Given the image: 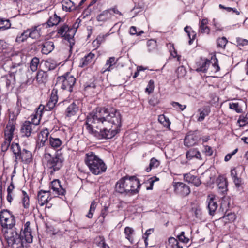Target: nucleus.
<instances>
[{
	"mask_svg": "<svg viewBox=\"0 0 248 248\" xmlns=\"http://www.w3.org/2000/svg\"><path fill=\"white\" fill-rule=\"evenodd\" d=\"M121 125L120 111L105 108L93 110L87 116L85 124L88 132L99 140L112 138L120 131Z\"/></svg>",
	"mask_w": 248,
	"mask_h": 248,
	"instance_id": "1",
	"label": "nucleus"
},
{
	"mask_svg": "<svg viewBox=\"0 0 248 248\" xmlns=\"http://www.w3.org/2000/svg\"><path fill=\"white\" fill-rule=\"evenodd\" d=\"M140 184L139 180L135 176L124 177L120 179L115 184L117 192L135 194L139 192Z\"/></svg>",
	"mask_w": 248,
	"mask_h": 248,
	"instance_id": "2",
	"label": "nucleus"
},
{
	"mask_svg": "<svg viewBox=\"0 0 248 248\" xmlns=\"http://www.w3.org/2000/svg\"><path fill=\"white\" fill-rule=\"evenodd\" d=\"M84 161L91 172L93 174H100L105 172L107 170V166L103 161L93 152L86 154Z\"/></svg>",
	"mask_w": 248,
	"mask_h": 248,
	"instance_id": "3",
	"label": "nucleus"
},
{
	"mask_svg": "<svg viewBox=\"0 0 248 248\" xmlns=\"http://www.w3.org/2000/svg\"><path fill=\"white\" fill-rule=\"evenodd\" d=\"M44 156L46 161V166L51 174L59 170L63 165L64 158L61 154L57 153L52 156L50 153H46Z\"/></svg>",
	"mask_w": 248,
	"mask_h": 248,
	"instance_id": "4",
	"label": "nucleus"
},
{
	"mask_svg": "<svg viewBox=\"0 0 248 248\" xmlns=\"http://www.w3.org/2000/svg\"><path fill=\"white\" fill-rule=\"evenodd\" d=\"M16 118L14 115L10 114V118L5 130V140L1 145V150L6 152L11 143L13 138V132L15 130Z\"/></svg>",
	"mask_w": 248,
	"mask_h": 248,
	"instance_id": "5",
	"label": "nucleus"
},
{
	"mask_svg": "<svg viewBox=\"0 0 248 248\" xmlns=\"http://www.w3.org/2000/svg\"><path fill=\"white\" fill-rule=\"evenodd\" d=\"M5 238L9 246L13 248H22L26 243H28L25 241L24 236L20 233L18 234L15 232H6L5 233Z\"/></svg>",
	"mask_w": 248,
	"mask_h": 248,
	"instance_id": "6",
	"label": "nucleus"
},
{
	"mask_svg": "<svg viewBox=\"0 0 248 248\" xmlns=\"http://www.w3.org/2000/svg\"><path fill=\"white\" fill-rule=\"evenodd\" d=\"M75 82L76 78L69 74H66L57 78L55 88L56 90L60 89L71 92Z\"/></svg>",
	"mask_w": 248,
	"mask_h": 248,
	"instance_id": "7",
	"label": "nucleus"
},
{
	"mask_svg": "<svg viewBox=\"0 0 248 248\" xmlns=\"http://www.w3.org/2000/svg\"><path fill=\"white\" fill-rule=\"evenodd\" d=\"M76 31L75 29L70 28L65 24L61 26L58 30V34L68 41L70 49L75 44L73 38Z\"/></svg>",
	"mask_w": 248,
	"mask_h": 248,
	"instance_id": "8",
	"label": "nucleus"
},
{
	"mask_svg": "<svg viewBox=\"0 0 248 248\" xmlns=\"http://www.w3.org/2000/svg\"><path fill=\"white\" fill-rule=\"evenodd\" d=\"M0 223L2 227V232L4 237L6 232H16L14 229L16 225L15 218H0Z\"/></svg>",
	"mask_w": 248,
	"mask_h": 248,
	"instance_id": "9",
	"label": "nucleus"
},
{
	"mask_svg": "<svg viewBox=\"0 0 248 248\" xmlns=\"http://www.w3.org/2000/svg\"><path fill=\"white\" fill-rule=\"evenodd\" d=\"M173 186L175 193L182 196H186L190 193L189 186L182 182H175Z\"/></svg>",
	"mask_w": 248,
	"mask_h": 248,
	"instance_id": "10",
	"label": "nucleus"
},
{
	"mask_svg": "<svg viewBox=\"0 0 248 248\" xmlns=\"http://www.w3.org/2000/svg\"><path fill=\"white\" fill-rule=\"evenodd\" d=\"M35 126L31 124L30 121H25L22 124L21 128V132L23 136L29 137L31 133H34L37 130Z\"/></svg>",
	"mask_w": 248,
	"mask_h": 248,
	"instance_id": "11",
	"label": "nucleus"
},
{
	"mask_svg": "<svg viewBox=\"0 0 248 248\" xmlns=\"http://www.w3.org/2000/svg\"><path fill=\"white\" fill-rule=\"evenodd\" d=\"M32 159V154L31 152L25 149H23L19 155H17L15 161L17 162L21 161L24 163L28 164L30 163Z\"/></svg>",
	"mask_w": 248,
	"mask_h": 248,
	"instance_id": "12",
	"label": "nucleus"
},
{
	"mask_svg": "<svg viewBox=\"0 0 248 248\" xmlns=\"http://www.w3.org/2000/svg\"><path fill=\"white\" fill-rule=\"evenodd\" d=\"M51 187L53 190L54 194L58 195H64L66 191L60 184V181L58 179H55L51 182Z\"/></svg>",
	"mask_w": 248,
	"mask_h": 248,
	"instance_id": "13",
	"label": "nucleus"
},
{
	"mask_svg": "<svg viewBox=\"0 0 248 248\" xmlns=\"http://www.w3.org/2000/svg\"><path fill=\"white\" fill-rule=\"evenodd\" d=\"M45 107L43 105H40L37 108L35 114L31 116V124L35 126V128H37V126L39 124L41 117L42 115L43 110Z\"/></svg>",
	"mask_w": 248,
	"mask_h": 248,
	"instance_id": "14",
	"label": "nucleus"
},
{
	"mask_svg": "<svg viewBox=\"0 0 248 248\" xmlns=\"http://www.w3.org/2000/svg\"><path fill=\"white\" fill-rule=\"evenodd\" d=\"M49 131L47 129L42 130L38 135L37 146L40 148L45 145L46 142L49 136Z\"/></svg>",
	"mask_w": 248,
	"mask_h": 248,
	"instance_id": "15",
	"label": "nucleus"
},
{
	"mask_svg": "<svg viewBox=\"0 0 248 248\" xmlns=\"http://www.w3.org/2000/svg\"><path fill=\"white\" fill-rule=\"evenodd\" d=\"M207 201L209 214L211 216H214L218 207L216 199L213 195H209L208 196Z\"/></svg>",
	"mask_w": 248,
	"mask_h": 248,
	"instance_id": "16",
	"label": "nucleus"
},
{
	"mask_svg": "<svg viewBox=\"0 0 248 248\" xmlns=\"http://www.w3.org/2000/svg\"><path fill=\"white\" fill-rule=\"evenodd\" d=\"M30 225V222H27L24 225V231H23V232H20L23 234V236H24L25 241L28 242V243H31L32 242L33 239V236L31 233Z\"/></svg>",
	"mask_w": 248,
	"mask_h": 248,
	"instance_id": "17",
	"label": "nucleus"
},
{
	"mask_svg": "<svg viewBox=\"0 0 248 248\" xmlns=\"http://www.w3.org/2000/svg\"><path fill=\"white\" fill-rule=\"evenodd\" d=\"M184 179L186 181L193 184L196 186H199L201 184L199 178L190 173L184 174Z\"/></svg>",
	"mask_w": 248,
	"mask_h": 248,
	"instance_id": "18",
	"label": "nucleus"
},
{
	"mask_svg": "<svg viewBox=\"0 0 248 248\" xmlns=\"http://www.w3.org/2000/svg\"><path fill=\"white\" fill-rule=\"evenodd\" d=\"M112 16V14L110 12V10H106L98 15L96 17V19L98 21L104 23L110 20Z\"/></svg>",
	"mask_w": 248,
	"mask_h": 248,
	"instance_id": "19",
	"label": "nucleus"
},
{
	"mask_svg": "<svg viewBox=\"0 0 248 248\" xmlns=\"http://www.w3.org/2000/svg\"><path fill=\"white\" fill-rule=\"evenodd\" d=\"M41 29L40 26H34L28 29L29 37L33 39L39 38L41 36Z\"/></svg>",
	"mask_w": 248,
	"mask_h": 248,
	"instance_id": "20",
	"label": "nucleus"
},
{
	"mask_svg": "<svg viewBox=\"0 0 248 248\" xmlns=\"http://www.w3.org/2000/svg\"><path fill=\"white\" fill-rule=\"evenodd\" d=\"M79 110V107L75 102L71 104L65 111V115L67 117L75 115Z\"/></svg>",
	"mask_w": 248,
	"mask_h": 248,
	"instance_id": "21",
	"label": "nucleus"
},
{
	"mask_svg": "<svg viewBox=\"0 0 248 248\" xmlns=\"http://www.w3.org/2000/svg\"><path fill=\"white\" fill-rule=\"evenodd\" d=\"M49 193L47 191H41L38 194V200L39 204L41 206L44 205L48 201Z\"/></svg>",
	"mask_w": 248,
	"mask_h": 248,
	"instance_id": "22",
	"label": "nucleus"
},
{
	"mask_svg": "<svg viewBox=\"0 0 248 248\" xmlns=\"http://www.w3.org/2000/svg\"><path fill=\"white\" fill-rule=\"evenodd\" d=\"M54 48V43L52 41H46L42 45V52L43 54H48Z\"/></svg>",
	"mask_w": 248,
	"mask_h": 248,
	"instance_id": "23",
	"label": "nucleus"
},
{
	"mask_svg": "<svg viewBox=\"0 0 248 248\" xmlns=\"http://www.w3.org/2000/svg\"><path fill=\"white\" fill-rule=\"evenodd\" d=\"M94 54L90 53L87 56H85L84 58L81 59L80 61V66L84 67L91 63L94 58Z\"/></svg>",
	"mask_w": 248,
	"mask_h": 248,
	"instance_id": "24",
	"label": "nucleus"
},
{
	"mask_svg": "<svg viewBox=\"0 0 248 248\" xmlns=\"http://www.w3.org/2000/svg\"><path fill=\"white\" fill-rule=\"evenodd\" d=\"M36 80L39 84L46 83L48 80V75L46 72L44 71H39L37 72Z\"/></svg>",
	"mask_w": 248,
	"mask_h": 248,
	"instance_id": "25",
	"label": "nucleus"
},
{
	"mask_svg": "<svg viewBox=\"0 0 248 248\" xmlns=\"http://www.w3.org/2000/svg\"><path fill=\"white\" fill-rule=\"evenodd\" d=\"M197 141V137L193 135H187L184 140V144L186 146H192L194 145Z\"/></svg>",
	"mask_w": 248,
	"mask_h": 248,
	"instance_id": "26",
	"label": "nucleus"
},
{
	"mask_svg": "<svg viewBox=\"0 0 248 248\" xmlns=\"http://www.w3.org/2000/svg\"><path fill=\"white\" fill-rule=\"evenodd\" d=\"M198 112L200 113V116L197 120L199 122L202 121L205 117L209 114L210 112V107L209 106H204L199 108Z\"/></svg>",
	"mask_w": 248,
	"mask_h": 248,
	"instance_id": "27",
	"label": "nucleus"
},
{
	"mask_svg": "<svg viewBox=\"0 0 248 248\" xmlns=\"http://www.w3.org/2000/svg\"><path fill=\"white\" fill-rule=\"evenodd\" d=\"M62 4V9L66 12H70L76 9L74 3L70 0H63Z\"/></svg>",
	"mask_w": 248,
	"mask_h": 248,
	"instance_id": "28",
	"label": "nucleus"
},
{
	"mask_svg": "<svg viewBox=\"0 0 248 248\" xmlns=\"http://www.w3.org/2000/svg\"><path fill=\"white\" fill-rule=\"evenodd\" d=\"M187 158L191 159L195 157L198 159H202L200 152L197 149H192L187 152L186 154Z\"/></svg>",
	"mask_w": 248,
	"mask_h": 248,
	"instance_id": "29",
	"label": "nucleus"
},
{
	"mask_svg": "<svg viewBox=\"0 0 248 248\" xmlns=\"http://www.w3.org/2000/svg\"><path fill=\"white\" fill-rule=\"evenodd\" d=\"M217 186L221 192L224 194L227 190V182L225 178L221 177L217 180Z\"/></svg>",
	"mask_w": 248,
	"mask_h": 248,
	"instance_id": "30",
	"label": "nucleus"
},
{
	"mask_svg": "<svg viewBox=\"0 0 248 248\" xmlns=\"http://www.w3.org/2000/svg\"><path fill=\"white\" fill-rule=\"evenodd\" d=\"M207 23L208 20L207 19H203L200 22V32L201 33L209 34L210 30L207 25Z\"/></svg>",
	"mask_w": 248,
	"mask_h": 248,
	"instance_id": "31",
	"label": "nucleus"
},
{
	"mask_svg": "<svg viewBox=\"0 0 248 248\" xmlns=\"http://www.w3.org/2000/svg\"><path fill=\"white\" fill-rule=\"evenodd\" d=\"M53 93H52L50 99L46 106V110H50L53 109L57 102V96L55 95H53Z\"/></svg>",
	"mask_w": 248,
	"mask_h": 248,
	"instance_id": "32",
	"label": "nucleus"
},
{
	"mask_svg": "<svg viewBox=\"0 0 248 248\" xmlns=\"http://www.w3.org/2000/svg\"><path fill=\"white\" fill-rule=\"evenodd\" d=\"M167 247L168 248H183V246L179 244L177 239L174 237L169 238Z\"/></svg>",
	"mask_w": 248,
	"mask_h": 248,
	"instance_id": "33",
	"label": "nucleus"
},
{
	"mask_svg": "<svg viewBox=\"0 0 248 248\" xmlns=\"http://www.w3.org/2000/svg\"><path fill=\"white\" fill-rule=\"evenodd\" d=\"M117 61L114 57H111L108 59L106 63V68L104 70L105 71H110L113 69V66L116 63Z\"/></svg>",
	"mask_w": 248,
	"mask_h": 248,
	"instance_id": "34",
	"label": "nucleus"
},
{
	"mask_svg": "<svg viewBox=\"0 0 248 248\" xmlns=\"http://www.w3.org/2000/svg\"><path fill=\"white\" fill-rule=\"evenodd\" d=\"M60 20L61 18L55 14L53 16L50 17L47 22L46 26H48L49 27H52L54 25H57L59 23Z\"/></svg>",
	"mask_w": 248,
	"mask_h": 248,
	"instance_id": "35",
	"label": "nucleus"
},
{
	"mask_svg": "<svg viewBox=\"0 0 248 248\" xmlns=\"http://www.w3.org/2000/svg\"><path fill=\"white\" fill-rule=\"evenodd\" d=\"M49 142L50 145L52 148L56 149L60 147L62 144V141L59 138L51 137H49Z\"/></svg>",
	"mask_w": 248,
	"mask_h": 248,
	"instance_id": "36",
	"label": "nucleus"
},
{
	"mask_svg": "<svg viewBox=\"0 0 248 248\" xmlns=\"http://www.w3.org/2000/svg\"><path fill=\"white\" fill-rule=\"evenodd\" d=\"M11 149L13 153V154L15 155L16 157H16L17 156V155H19L21 151V149L18 143H12L11 146Z\"/></svg>",
	"mask_w": 248,
	"mask_h": 248,
	"instance_id": "37",
	"label": "nucleus"
},
{
	"mask_svg": "<svg viewBox=\"0 0 248 248\" xmlns=\"http://www.w3.org/2000/svg\"><path fill=\"white\" fill-rule=\"evenodd\" d=\"M98 205V202L95 201H93L91 204L90 210L86 217H92L94 215L96 207Z\"/></svg>",
	"mask_w": 248,
	"mask_h": 248,
	"instance_id": "38",
	"label": "nucleus"
},
{
	"mask_svg": "<svg viewBox=\"0 0 248 248\" xmlns=\"http://www.w3.org/2000/svg\"><path fill=\"white\" fill-rule=\"evenodd\" d=\"M29 37L28 30L24 31L19 36H17L16 41L19 43L23 42Z\"/></svg>",
	"mask_w": 248,
	"mask_h": 248,
	"instance_id": "39",
	"label": "nucleus"
},
{
	"mask_svg": "<svg viewBox=\"0 0 248 248\" xmlns=\"http://www.w3.org/2000/svg\"><path fill=\"white\" fill-rule=\"evenodd\" d=\"M39 63V59L37 57H34L30 63V68L33 72L36 71L38 68Z\"/></svg>",
	"mask_w": 248,
	"mask_h": 248,
	"instance_id": "40",
	"label": "nucleus"
},
{
	"mask_svg": "<svg viewBox=\"0 0 248 248\" xmlns=\"http://www.w3.org/2000/svg\"><path fill=\"white\" fill-rule=\"evenodd\" d=\"M22 203L24 208H27L29 206V197L25 191H22Z\"/></svg>",
	"mask_w": 248,
	"mask_h": 248,
	"instance_id": "41",
	"label": "nucleus"
},
{
	"mask_svg": "<svg viewBox=\"0 0 248 248\" xmlns=\"http://www.w3.org/2000/svg\"><path fill=\"white\" fill-rule=\"evenodd\" d=\"M158 121L162 125L166 127H168L170 124L169 118L165 117L164 115H160L158 116Z\"/></svg>",
	"mask_w": 248,
	"mask_h": 248,
	"instance_id": "42",
	"label": "nucleus"
},
{
	"mask_svg": "<svg viewBox=\"0 0 248 248\" xmlns=\"http://www.w3.org/2000/svg\"><path fill=\"white\" fill-rule=\"evenodd\" d=\"M11 24L8 19H0V30H4L10 27Z\"/></svg>",
	"mask_w": 248,
	"mask_h": 248,
	"instance_id": "43",
	"label": "nucleus"
},
{
	"mask_svg": "<svg viewBox=\"0 0 248 248\" xmlns=\"http://www.w3.org/2000/svg\"><path fill=\"white\" fill-rule=\"evenodd\" d=\"M45 66L48 71L52 70L55 69L57 64L53 60L46 61L45 62Z\"/></svg>",
	"mask_w": 248,
	"mask_h": 248,
	"instance_id": "44",
	"label": "nucleus"
},
{
	"mask_svg": "<svg viewBox=\"0 0 248 248\" xmlns=\"http://www.w3.org/2000/svg\"><path fill=\"white\" fill-rule=\"evenodd\" d=\"M159 165V162L155 158H153L150 160L149 168L146 169V171L149 172L152 168H156Z\"/></svg>",
	"mask_w": 248,
	"mask_h": 248,
	"instance_id": "45",
	"label": "nucleus"
},
{
	"mask_svg": "<svg viewBox=\"0 0 248 248\" xmlns=\"http://www.w3.org/2000/svg\"><path fill=\"white\" fill-rule=\"evenodd\" d=\"M191 27L189 26H186L184 28L185 31L187 33V35L188 36V37L189 38V45H191L192 44L193 40H194L195 39V37L196 35V33L194 31H192V33H193L192 38H191V33L190 32V30H191Z\"/></svg>",
	"mask_w": 248,
	"mask_h": 248,
	"instance_id": "46",
	"label": "nucleus"
},
{
	"mask_svg": "<svg viewBox=\"0 0 248 248\" xmlns=\"http://www.w3.org/2000/svg\"><path fill=\"white\" fill-rule=\"evenodd\" d=\"M227 42L228 41L225 37H222L221 38H218L217 40V46L223 48H224L225 47Z\"/></svg>",
	"mask_w": 248,
	"mask_h": 248,
	"instance_id": "47",
	"label": "nucleus"
},
{
	"mask_svg": "<svg viewBox=\"0 0 248 248\" xmlns=\"http://www.w3.org/2000/svg\"><path fill=\"white\" fill-rule=\"evenodd\" d=\"M211 62L209 60H205L202 65L199 68V70L203 72H205L207 70L208 68L210 66Z\"/></svg>",
	"mask_w": 248,
	"mask_h": 248,
	"instance_id": "48",
	"label": "nucleus"
},
{
	"mask_svg": "<svg viewBox=\"0 0 248 248\" xmlns=\"http://www.w3.org/2000/svg\"><path fill=\"white\" fill-rule=\"evenodd\" d=\"M229 106L231 109L235 110L238 113H240L242 112V108L239 106L238 103H230Z\"/></svg>",
	"mask_w": 248,
	"mask_h": 248,
	"instance_id": "49",
	"label": "nucleus"
},
{
	"mask_svg": "<svg viewBox=\"0 0 248 248\" xmlns=\"http://www.w3.org/2000/svg\"><path fill=\"white\" fill-rule=\"evenodd\" d=\"M177 238L180 242L184 244H187L189 241L188 238L185 236L184 232H182L180 234L178 235Z\"/></svg>",
	"mask_w": 248,
	"mask_h": 248,
	"instance_id": "50",
	"label": "nucleus"
},
{
	"mask_svg": "<svg viewBox=\"0 0 248 248\" xmlns=\"http://www.w3.org/2000/svg\"><path fill=\"white\" fill-rule=\"evenodd\" d=\"M192 216L198 217L202 215V212L200 208H193L191 211Z\"/></svg>",
	"mask_w": 248,
	"mask_h": 248,
	"instance_id": "51",
	"label": "nucleus"
},
{
	"mask_svg": "<svg viewBox=\"0 0 248 248\" xmlns=\"http://www.w3.org/2000/svg\"><path fill=\"white\" fill-rule=\"evenodd\" d=\"M154 89V82L152 80H150L149 82L147 88H146V91L149 93H152Z\"/></svg>",
	"mask_w": 248,
	"mask_h": 248,
	"instance_id": "52",
	"label": "nucleus"
},
{
	"mask_svg": "<svg viewBox=\"0 0 248 248\" xmlns=\"http://www.w3.org/2000/svg\"><path fill=\"white\" fill-rule=\"evenodd\" d=\"M159 181V178L156 177H154L150 178L148 180V182L150 184V186L147 187V190H151L153 189V186L154 182L156 181Z\"/></svg>",
	"mask_w": 248,
	"mask_h": 248,
	"instance_id": "53",
	"label": "nucleus"
},
{
	"mask_svg": "<svg viewBox=\"0 0 248 248\" xmlns=\"http://www.w3.org/2000/svg\"><path fill=\"white\" fill-rule=\"evenodd\" d=\"M10 216L11 217H14V216L12 215L10 213V212L8 210H1L0 212V217H8Z\"/></svg>",
	"mask_w": 248,
	"mask_h": 248,
	"instance_id": "54",
	"label": "nucleus"
},
{
	"mask_svg": "<svg viewBox=\"0 0 248 248\" xmlns=\"http://www.w3.org/2000/svg\"><path fill=\"white\" fill-rule=\"evenodd\" d=\"M204 152L206 155L211 156L213 154V150L212 148L209 146H204Z\"/></svg>",
	"mask_w": 248,
	"mask_h": 248,
	"instance_id": "55",
	"label": "nucleus"
},
{
	"mask_svg": "<svg viewBox=\"0 0 248 248\" xmlns=\"http://www.w3.org/2000/svg\"><path fill=\"white\" fill-rule=\"evenodd\" d=\"M237 43L239 46H244L248 45V41L246 39L238 38H237Z\"/></svg>",
	"mask_w": 248,
	"mask_h": 248,
	"instance_id": "56",
	"label": "nucleus"
},
{
	"mask_svg": "<svg viewBox=\"0 0 248 248\" xmlns=\"http://www.w3.org/2000/svg\"><path fill=\"white\" fill-rule=\"evenodd\" d=\"M171 104L173 107L178 108L181 110H183L186 107V105H181L176 102H173Z\"/></svg>",
	"mask_w": 248,
	"mask_h": 248,
	"instance_id": "57",
	"label": "nucleus"
},
{
	"mask_svg": "<svg viewBox=\"0 0 248 248\" xmlns=\"http://www.w3.org/2000/svg\"><path fill=\"white\" fill-rule=\"evenodd\" d=\"M214 63L213 64H212L211 67L212 68H214V72H217L219 71L220 67L218 64V61L217 59H215L214 60Z\"/></svg>",
	"mask_w": 248,
	"mask_h": 248,
	"instance_id": "58",
	"label": "nucleus"
},
{
	"mask_svg": "<svg viewBox=\"0 0 248 248\" xmlns=\"http://www.w3.org/2000/svg\"><path fill=\"white\" fill-rule=\"evenodd\" d=\"M133 232V230L129 227H127L124 229V233L126 234V238L129 240L130 239V235Z\"/></svg>",
	"mask_w": 248,
	"mask_h": 248,
	"instance_id": "59",
	"label": "nucleus"
},
{
	"mask_svg": "<svg viewBox=\"0 0 248 248\" xmlns=\"http://www.w3.org/2000/svg\"><path fill=\"white\" fill-rule=\"evenodd\" d=\"M129 33L131 35H135L138 34V35H140L143 33V31L140 32L139 33H137L136 28L135 26H131L130 28Z\"/></svg>",
	"mask_w": 248,
	"mask_h": 248,
	"instance_id": "60",
	"label": "nucleus"
},
{
	"mask_svg": "<svg viewBox=\"0 0 248 248\" xmlns=\"http://www.w3.org/2000/svg\"><path fill=\"white\" fill-rule=\"evenodd\" d=\"M106 36H107V35L98 36L96 40L93 42V44L96 43L98 44H100L101 42L104 41L105 37Z\"/></svg>",
	"mask_w": 248,
	"mask_h": 248,
	"instance_id": "61",
	"label": "nucleus"
},
{
	"mask_svg": "<svg viewBox=\"0 0 248 248\" xmlns=\"http://www.w3.org/2000/svg\"><path fill=\"white\" fill-rule=\"evenodd\" d=\"M13 79V76L11 75H9V76H7L5 78V82L7 87H9L11 85Z\"/></svg>",
	"mask_w": 248,
	"mask_h": 248,
	"instance_id": "62",
	"label": "nucleus"
},
{
	"mask_svg": "<svg viewBox=\"0 0 248 248\" xmlns=\"http://www.w3.org/2000/svg\"><path fill=\"white\" fill-rule=\"evenodd\" d=\"M46 225L48 232L53 235L57 233V232L55 231V230L53 227L51 226L49 227L47 224H46Z\"/></svg>",
	"mask_w": 248,
	"mask_h": 248,
	"instance_id": "63",
	"label": "nucleus"
},
{
	"mask_svg": "<svg viewBox=\"0 0 248 248\" xmlns=\"http://www.w3.org/2000/svg\"><path fill=\"white\" fill-rule=\"evenodd\" d=\"M233 180L237 187L240 186L241 185V180L240 178H239L238 177H235V178H233Z\"/></svg>",
	"mask_w": 248,
	"mask_h": 248,
	"instance_id": "64",
	"label": "nucleus"
}]
</instances>
